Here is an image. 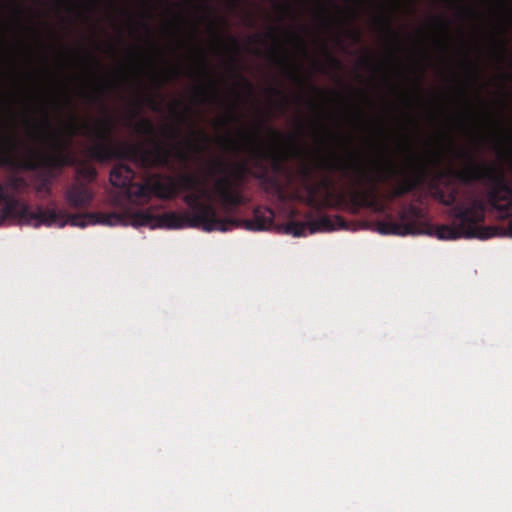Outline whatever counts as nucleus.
<instances>
[{"mask_svg":"<svg viewBox=\"0 0 512 512\" xmlns=\"http://www.w3.org/2000/svg\"><path fill=\"white\" fill-rule=\"evenodd\" d=\"M23 125L28 140L42 154L43 160L52 165L72 163L70 147L76 135H82L91 142L88 150L94 159L125 158L143 167L160 166L172 171L176 169L174 162L185 166L196 150L190 139L155 142L149 148L141 149L131 143L112 139L107 121L78 120L74 115L57 125L47 115L40 119L25 118ZM176 137L177 134L173 132L172 138Z\"/></svg>","mask_w":512,"mask_h":512,"instance_id":"f257e3e1","label":"nucleus"},{"mask_svg":"<svg viewBox=\"0 0 512 512\" xmlns=\"http://www.w3.org/2000/svg\"><path fill=\"white\" fill-rule=\"evenodd\" d=\"M173 74L177 75V70L176 69L173 70Z\"/></svg>","mask_w":512,"mask_h":512,"instance_id":"f3484780","label":"nucleus"},{"mask_svg":"<svg viewBox=\"0 0 512 512\" xmlns=\"http://www.w3.org/2000/svg\"><path fill=\"white\" fill-rule=\"evenodd\" d=\"M327 167L351 178L357 185L375 186L380 182L397 180L395 195H402L413 189L420 181L418 174L408 175L397 163L380 151L375 157L362 161L360 155L350 152L345 155L332 153Z\"/></svg>","mask_w":512,"mask_h":512,"instance_id":"20e7f679","label":"nucleus"},{"mask_svg":"<svg viewBox=\"0 0 512 512\" xmlns=\"http://www.w3.org/2000/svg\"><path fill=\"white\" fill-rule=\"evenodd\" d=\"M93 196L94 194L88 186L78 182L73 184L66 193L69 205L75 208L87 207Z\"/></svg>","mask_w":512,"mask_h":512,"instance_id":"9d476101","label":"nucleus"},{"mask_svg":"<svg viewBox=\"0 0 512 512\" xmlns=\"http://www.w3.org/2000/svg\"><path fill=\"white\" fill-rule=\"evenodd\" d=\"M134 172L126 164L116 165L110 173V181L114 186L125 187L132 181Z\"/></svg>","mask_w":512,"mask_h":512,"instance_id":"f8f14e48","label":"nucleus"},{"mask_svg":"<svg viewBox=\"0 0 512 512\" xmlns=\"http://www.w3.org/2000/svg\"><path fill=\"white\" fill-rule=\"evenodd\" d=\"M408 161L410 165H414L416 160L413 157H409Z\"/></svg>","mask_w":512,"mask_h":512,"instance_id":"dca6fc26","label":"nucleus"},{"mask_svg":"<svg viewBox=\"0 0 512 512\" xmlns=\"http://www.w3.org/2000/svg\"><path fill=\"white\" fill-rule=\"evenodd\" d=\"M451 215L454 218L451 225H442L435 230V235L440 240L488 239L497 234L495 227L482 226L485 218V208L482 200L477 196H471L464 202L457 204L452 208Z\"/></svg>","mask_w":512,"mask_h":512,"instance_id":"423d86ee","label":"nucleus"},{"mask_svg":"<svg viewBox=\"0 0 512 512\" xmlns=\"http://www.w3.org/2000/svg\"><path fill=\"white\" fill-rule=\"evenodd\" d=\"M15 141V136L10 131L7 121L0 119V155L6 154L15 144ZM7 219H14L20 224H28L34 227L40 225L63 227L67 223L80 227L96 223L108 226L125 224L124 218L116 213H98L84 217L68 218L59 210L30 207L23 202L8 197L4 188L0 185V225Z\"/></svg>","mask_w":512,"mask_h":512,"instance_id":"7ed1b4c3","label":"nucleus"},{"mask_svg":"<svg viewBox=\"0 0 512 512\" xmlns=\"http://www.w3.org/2000/svg\"><path fill=\"white\" fill-rule=\"evenodd\" d=\"M334 229V224L329 217L323 216L317 219H312L305 223H291L285 228L286 233L293 236H306L316 232L331 231Z\"/></svg>","mask_w":512,"mask_h":512,"instance_id":"1a4fd4ad","label":"nucleus"},{"mask_svg":"<svg viewBox=\"0 0 512 512\" xmlns=\"http://www.w3.org/2000/svg\"><path fill=\"white\" fill-rule=\"evenodd\" d=\"M437 197L445 205H452L456 201V194L454 192L445 195L443 192H438Z\"/></svg>","mask_w":512,"mask_h":512,"instance_id":"2eb2a0df","label":"nucleus"},{"mask_svg":"<svg viewBox=\"0 0 512 512\" xmlns=\"http://www.w3.org/2000/svg\"><path fill=\"white\" fill-rule=\"evenodd\" d=\"M133 225L135 226H145V225H151V218L147 214H136L135 219L133 221Z\"/></svg>","mask_w":512,"mask_h":512,"instance_id":"4468645a","label":"nucleus"},{"mask_svg":"<svg viewBox=\"0 0 512 512\" xmlns=\"http://www.w3.org/2000/svg\"><path fill=\"white\" fill-rule=\"evenodd\" d=\"M273 220V212L270 209H256L254 218L244 222L245 228L248 230H266L271 226Z\"/></svg>","mask_w":512,"mask_h":512,"instance_id":"9b49d317","label":"nucleus"},{"mask_svg":"<svg viewBox=\"0 0 512 512\" xmlns=\"http://www.w3.org/2000/svg\"><path fill=\"white\" fill-rule=\"evenodd\" d=\"M421 212L413 206L402 209L399 221H383L377 224V231L381 234L408 235L422 232Z\"/></svg>","mask_w":512,"mask_h":512,"instance_id":"6e6552de","label":"nucleus"},{"mask_svg":"<svg viewBox=\"0 0 512 512\" xmlns=\"http://www.w3.org/2000/svg\"><path fill=\"white\" fill-rule=\"evenodd\" d=\"M279 134L275 131L271 132L272 144L267 143L255 133L248 131H239L238 139L231 142L234 150L245 152L255 160L271 159L275 157V149L273 145L279 140Z\"/></svg>","mask_w":512,"mask_h":512,"instance_id":"0eeeda50","label":"nucleus"},{"mask_svg":"<svg viewBox=\"0 0 512 512\" xmlns=\"http://www.w3.org/2000/svg\"><path fill=\"white\" fill-rule=\"evenodd\" d=\"M454 156L464 162L457 172L462 181L481 179L488 181V202L499 217H511L506 234L512 237V182L502 173L497 172L494 165L475 161L465 149H456Z\"/></svg>","mask_w":512,"mask_h":512,"instance_id":"39448f33","label":"nucleus"},{"mask_svg":"<svg viewBox=\"0 0 512 512\" xmlns=\"http://www.w3.org/2000/svg\"><path fill=\"white\" fill-rule=\"evenodd\" d=\"M208 176H218L212 188L195 173H182L177 179L171 176H153L145 184L130 185L128 198L137 204L146 203L151 196L162 199L175 197L185 192L184 202L189 211L165 214L162 225L170 229L198 227L205 231H228L237 226L231 219L220 218L213 207L219 203L226 212L242 203V197L231 178L229 165L221 158H215L207 164Z\"/></svg>","mask_w":512,"mask_h":512,"instance_id":"f03ea898","label":"nucleus"},{"mask_svg":"<svg viewBox=\"0 0 512 512\" xmlns=\"http://www.w3.org/2000/svg\"><path fill=\"white\" fill-rule=\"evenodd\" d=\"M78 174L81 178L85 179V180H88V181H91L95 178L96 176V170L95 168H93L92 166H82L79 170H78Z\"/></svg>","mask_w":512,"mask_h":512,"instance_id":"ddd939ff","label":"nucleus"}]
</instances>
